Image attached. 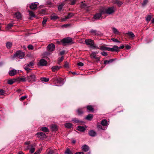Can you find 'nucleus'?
I'll return each mask as SVG.
<instances>
[{
	"label": "nucleus",
	"instance_id": "obj_33",
	"mask_svg": "<svg viewBox=\"0 0 154 154\" xmlns=\"http://www.w3.org/2000/svg\"><path fill=\"white\" fill-rule=\"evenodd\" d=\"M12 46V43L11 42H8L6 44V46L7 48L8 49L10 48Z\"/></svg>",
	"mask_w": 154,
	"mask_h": 154
},
{
	"label": "nucleus",
	"instance_id": "obj_44",
	"mask_svg": "<svg viewBox=\"0 0 154 154\" xmlns=\"http://www.w3.org/2000/svg\"><path fill=\"white\" fill-rule=\"evenodd\" d=\"M8 83L10 85H12L14 83V81L12 79L9 80L8 81Z\"/></svg>",
	"mask_w": 154,
	"mask_h": 154
},
{
	"label": "nucleus",
	"instance_id": "obj_38",
	"mask_svg": "<svg viewBox=\"0 0 154 154\" xmlns=\"http://www.w3.org/2000/svg\"><path fill=\"white\" fill-rule=\"evenodd\" d=\"M87 109L88 110L91 111H93L94 110L93 108L92 107V106H87Z\"/></svg>",
	"mask_w": 154,
	"mask_h": 154
},
{
	"label": "nucleus",
	"instance_id": "obj_6",
	"mask_svg": "<svg viewBox=\"0 0 154 154\" xmlns=\"http://www.w3.org/2000/svg\"><path fill=\"white\" fill-rule=\"evenodd\" d=\"M62 42L64 44H72L73 43L72 42V39L70 37H67L63 38L62 40Z\"/></svg>",
	"mask_w": 154,
	"mask_h": 154
},
{
	"label": "nucleus",
	"instance_id": "obj_35",
	"mask_svg": "<svg viewBox=\"0 0 154 154\" xmlns=\"http://www.w3.org/2000/svg\"><path fill=\"white\" fill-rule=\"evenodd\" d=\"M41 130L42 131L44 132H47L49 131L48 129L46 127H42Z\"/></svg>",
	"mask_w": 154,
	"mask_h": 154
},
{
	"label": "nucleus",
	"instance_id": "obj_27",
	"mask_svg": "<svg viewBox=\"0 0 154 154\" xmlns=\"http://www.w3.org/2000/svg\"><path fill=\"white\" fill-rule=\"evenodd\" d=\"M93 117V115L92 114H89L85 118V119L88 120L90 121L92 120Z\"/></svg>",
	"mask_w": 154,
	"mask_h": 154
},
{
	"label": "nucleus",
	"instance_id": "obj_9",
	"mask_svg": "<svg viewBox=\"0 0 154 154\" xmlns=\"http://www.w3.org/2000/svg\"><path fill=\"white\" fill-rule=\"evenodd\" d=\"M89 33L92 35L94 36H98L100 34V32L99 31L93 29H91Z\"/></svg>",
	"mask_w": 154,
	"mask_h": 154
},
{
	"label": "nucleus",
	"instance_id": "obj_16",
	"mask_svg": "<svg viewBox=\"0 0 154 154\" xmlns=\"http://www.w3.org/2000/svg\"><path fill=\"white\" fill-rule=\"evenodd\" d=\"M82 8L86 9L90 7V5L86 3H82L81 5Z\"/></svg>",
	"mask_w": 154,
	"mask_h": 154
},
{
	"label": "nucleus",
	"instance_id": "obj_51",
	"mask_svg": "<svg viewBox=\"0 0 154 154\" xmlns=\"http://www.w3.org/2000/svg\"><path fill=\"white\" fill-rule=\"evenodd\" d=\"M64 59V57L63 56H62L58 60V64H59L60 62H62V61Z\"/></svg>",
	"mask_w": 154,
	"mask_h": 154
},
{
	"label": "nucleus",
	"instance_id": "obj_37",
	"mask_svg": "<svg viewBox=\"0 0 154 154\" xmlns=\"http://www.w3.org/2000/svg\"><path fill=\"white\" fill-rule=\"evenodd\" d=\"M65 153L66 154H73L72 152L69 149H67L65 152Z\"/></svg>",
	"mask_w": 154,
	"mask_h": 154
},
{
	"label": "nucleus",
	"instance_id": "obj_1",
	"mask_svg": "<svg viewBox=\"0 0 154 154\" xmlns=\"http://www.w3.org/2000/svg\"><path fill=\"white\" fill-rule=\"evenodd\" d=\"M85 42L87 45L89 46L93 49H99V47L95 45L94 41L91 39H85Z\"/></svg>",
	"mask_w": 154,
	"mask_h": 154
},
{
	"label": "nucleus",
	"instance_id": "obj_17",
	"mask_svg": "<svg viewBox=\"0 0 154 154\" xmlns=\"http://www.w3.org/2000/svg\"><path fill=\"white\" fill-rule=\"evenodd\" d=\"M98 52L97 51L96 52H92L91 54H90V57L92 59H95V58L98 59L96 57V54H98Z\"/></svg>",
	"mask_w": 154,
	"mask_h": 154
},
{
	"label": "nucleus",
	"instance_id": "obj_63",
	"mask_svg": "<svg viewBox=\"0 0 154 154\" xmlns=\"http://www.w3.org/2000/svg\"><path fill=\"white\" fill-rule=\"evenodd\" d=\"M114 60V59H111L108 60V63H112Z\"/></svg>",
	"mask_w": 154,
	"mask_h": 154
},
{
	"label": "nucleus",
	"instance_id": "obj_46",
	"mask_svg": "<svg viewBox=\"0 0 154 154\" xmlns=\"http://www.w3.org/2000/svg\"><path fill=\"white\" fill-rule=\"evenodd\" d=\"M151 17L150 15H149L147 16L146 18V21L147 22L150 21L151 19Z\"/></svg>",
	"mask_w": 154,
	"mask_h": 154
},
{
	"label": "nucleus",
	"instance_id": "obj_58",
	"mask_svg": "<svg viewBox=\"0 0 154 154\" xmlns=\"http://www.w3.org/2000/svg\"><path fill=\"white\" fill-rule=\"evenodd\" d=\"M75 0H71V4L72 5H74L75 4Z\"/></svg>",
	"mask_w": 154,
	"mask_h": 154
},
{
	"label": "nucleus",
	"instance_id": "obj_48",
	"mask_svg": "<svg viewBox=\"0 0 154 154\" xmlns=\"http://www.w3.org/2000/svg\"><path fill=\"white\" fill-rule=\"evenodd\" d=\"M47 20H48V19L45 18H44L43 19V21L42 22V24L43 25H44L46 23V22L47 21Z\"/></svg>",
	"mask_w": 154,
	"mask_h": 154
},
{
	"label": "nucleus",
	"instance_id": "obj_47",
	"mask_svg": "<svg viewBox=\"0 0 154 154\" xmlns=\"http://www.w3.org/2000/svg\"><path fill=\"white\" fill-rule=\"evenodd\" d=\"M29 13L30 16L32 17H35V15L32 11H29Z\"/></svg>",
	"mask_w": 154,
	"mask_h": 154
},
{
	"label": "nucleus",
	"instance_id": "obj_57",
	"mask_svg": "<svg viewBox=\"0 0 154 154\" xmlns=\"http://www.w3.org/2000/svg\"><path fill=\"white\" fill-rule=\"evenodd\" d=\"M13 26V24L12 23H9L7 26V27L8 28L10 29Z\"/></svg>",
	"mask_w": 154,
	"mask_h": 154
},
{
	"label": "nucleus",
	"instance_id": "obj_31",
	"mask_svg": "<svg viewBox=\"0 0 154 154\" xmlns=\"http://www.w3.org/2000/svg\"><path fill=\"white\" fill-rule=\"evenodd\" d=\"M109 47H107L104 46H101L100 48H99V49L103 51H108Z\"/></svg>",
	"mask_w": 154,
	"mask_h": 154
},
{
	"label": "nucleus",
	"instance_id": "obj_18",
	"mask_svg": "<svg viewBox=\"0 0 154 154\" xmlns=\"http://www.w3.org/2000/svg\"><path fill=\"white\" fill-rule=\"evenodd\" d=\"M72 121L75 123H78L80 124L83 122L82 121L79 120L76 118H74L72 120Z\"/></svg>",
	"mask_w": 154,
	"mask_h": 154
},
{
	"label": "nucleus",
	"instance_id": "obj_11",
	"mask_svg": "<svg viewBox=\"0 0 154 154\" xmlns=\"http://www.w3.org/2000/svg\"><path fill=\"white\" fill-rule=\"evenodd\" d=\"M119 51V48L118 46L116 45L114 46L112 48H109L108 51L112 52H117Z\"/></svg>",
	"mask_w": 154,
	"mask_h": 154
},
{
	"label": "nucleus",
	"instance_id": "obj_43",
	"mask_svg": "<svg viewBox=\"0 0 154 154\" xmlns=\"http://www.w3.org/2000/svg\"><path fill=\"white\" fill-rule=\"evenodd\" d=\"M20 81L22 82H25L27 81V80H26V77L25 78H20Z\"/></svg>",
	"mask_w": 154,
	"mask_h": 154
},
{
	"label": "nucleus",
	"instance_id": "obj_14",
	"mask_svg": "<svg viewBox=\"0 0 154 154\" xmlns=\"http://www.w3.org/2000/svg\"><path fill=\"white\" fill-rule=\"evenodd\" d=\"M38 5V3L37 2L32 3L30 4L29 7L32 9H35L37 8Z\"/></svg>",
	"mask_w": 154,
	"mask_h": 154
},
{
	"label": "nucleus",
	"instance_id": "obj_56",
	"mask_svg": "<svg viewBox=\"0 0 154 154\" xmlns=\"http://www.w3.org/2000/svg\"><path fill=\"white\" fill-rule=\"evenodd\" d=\"M69 65V63L67 62H66L65 63L64 67L66 68H68Z\"/></svg>",
	"mask_w": 154,
	"mask_h": 154
},
{
	"label": "nucleus",
	"instance_id": "obj_62",
	"mask_svg": "<svg viewBox=\"0 0 154 154\" xmlns=\"http://www.w3.org/2000/svg\"><path fill=\"white\" fill-rule=\"evenodd\" d=\"M50 53L48 52H45L44 53V54L45 55H48L50 54Z\"/></svg>",
	"mask_w": 154,
	"mask_h": 154
},
{
	"label": "nucleus",
	"instance_id": "obj_29",
	"mask_svg": "<svg viewBox=\"0 0 154 154\" xmlns=\"http://www.w3.org/2000/svg\"><path fill=\"white\" fill-rule=\"evenodd\" d=\"M74 15V14L72 13H69L67 16H65V19H67L70 18L72 16H73Z\"/></svg>",
	"mask_w": 154,
	"mask_h": 154
},
{
	"label": "nucleus",
	"instance_id": "obj_36",
	"mask_svg": "<svg viewBox=\"0 0 154 154\" xmlns=\"http://www.w3.org/2000/svg\"><path fill=\"white\" fill-rule=\"evenodd\" d=\"M65 126L67 128H69L72 127V124L69 123H66L65 124Z\"/></svg>",
	"mask_w": 154,
	"mask_h": 154
},
{
	"label": "nucleus",
	"instance_id": "obj_3",
	"mask_svg": "<svg viewBox=\"0 0 154 154\" xmlns=\"http://www.w3.org/2000/svg\"><path fill=\"white\" fill-rule=\"evenodd\" d=\"M102 13L105 14H110L113 13L115 11L114 7H110L107 9L105 8H102Z\"/></svg>",
	"mask_w": 154,
	"mask_h": 154
},
{
	"label": "nucleus",
	"instance_id": "obj_61",
	"mask_svg": "<svg viewBox=\"0 0 154 154\" xmlns=\"http://www.w3.org/2000/svg\"><path fill=\"white\" fill-rule=\"evenodd\" d=\"M54 153V152L53 150H50L48 152V154H53Z\"/></svg>",
	"mask_w": 154,
	"mask_h": 154
},
{
	"label": "nucleus",
	"instance_id": "obj_64",
	"mask_svg": "<svg viewBox=\"0 0 154 154\" xmlns=\"http://www.w3.org/2000/svg\"><path fill=\"white\" fill-rule=\"evenodd\" d=\"M126 48L128 50L130 49L131 48V47L128 45H127L125 46Z\"/></svg>",
	"mask_w": 154,
	"mask_h": 154
},
{
	"label": "nucleus",
	"instance_id": "obj_25",
	"mask_svg": "<svg viewBox=\"0 0 154 154\" xmlns=\"http://www.w3.org/2000/svg\"><path fill=\"white\" fill-rule=\"evenodd\" d=\"M82 150L85 152H87L89 149V147L88 146L86 145H84L82 146Z\"/></svg>",
	"mask_w": 154,
	"mask_h": 154
},
{
	"label": "nucleus",
	"instance_id": "obj_53",
	"mask_svg": "<svg viewBox=\"0 0 154 154\" xmlns=\"http://www.w3.org/2000/svg\"><path fill=\"white\" fill-rule=\"evenodd\" d=\"M28 64L29 66H33L34 64V62L33 61L30 62L29 63H27Z\"/></svg>",
	"mask_w": 154,
	"mask_h": 154
},
{
	"label": "nucleus",
	"instance_id": "obj_45",
	"mask_svg": "<svg viewBox=\"0 0 154 154\" xmlns=\"http://www.w3.org/2000/svg\"><path fill=\"white\" fill-rule=\"evenodd\" d=\"M27 96L26 95L24 96L21 97L20 98V100L21 101H23V100H24L26 99V98H27Z\"/></svg>",
	"mask_w": 154,
	"mask_h": 154
},
{
	"label": "nucleus",
	"instance_id": "obj_52",
	"mask_svg": "<svg viewBox=\"0 0 154 154\" xmlns=\"http://www.w3.org/2000/svg\"><path fill=\"white\" fill-rule=\"evenodd\" d=\"M148 2V0H144L142 3V6H144Z\"/></svg>",
	"mask_w": 154,
	"mask_h": 154
},
{
	"label": "nucleus",
	"instance_id": "obj_49",
	"mask_svg": "<svg viewBox=\"0 0 154 154\" xmlns=\"http://www.w3.org/2000/svg\"><path fill=\"white\" fill-rule=\"evenodd\" d=\"M63 6H64V5L63 4H61L59 6L58 8L59 10L60 11H61L62 9Z\"/></svg>",
	"mask_w": 154,
	"mask_h": 154
},
{
	"label": "nucleus",
	"instance_id": "obj_23",
	"mask_svg": "<svg viewBox=\"0 0 154 154\" xmlns=\"http://www.w3.org/2000/svg\"><path fill=\"white\" fill-rule=\"evenodd\" d=\"M128 36H129V38L133 39L135 37V35L134 33L132 32H128L127 33Z\"/></svg>",
	"mask_w": 154,
	"mask_h": 154
},
{
	"label": "nucleus",
	"instance_id": "obj_60",
	"mask_svg": "<svg viewBox=\"0 0 154 154\" xmlns=\"http://www.w3.org/2000/svg\"><path fill=\"white\" fill-rule=\"evenodd\" d=\"M41 149H39L37 151L35 152L36 154H39L40 152L42 150Z\"/></svg>",
	"mask_w": 154,
	"mask_h": 154
},
{
	"label": "nucleus",
	"instance_id": "obj_40",
	"mask_svg": "<svg viewBox=\"0 0 154 154\" xmlns=\"http://www.w3.org/2000/svg\"><path fill=\"white\" fill-rule=\"evenodd\" d=\"M33 147L32 145H28L26 147L24 148L25 150H27L28 149H30L32 147Z\"/></svg>",
	"mask_w": 154,
	"mask_h": 154
},
{
	"label": "nucleus",
	"instance_id": "obj_21",
	"mask_svg": "<svg viewBox=\"0 0 154 154\" xmlns=\"http://www.w3.org/2000/svg\"><path fill=\"white\" fill-rule=\"evenodd\" d=\"M57 81V83L59 85H57V86H62L64 84L63 80L61 78L58 79Z\"/></svg>",
	"mask_w": 154,
	"mask_h": 154
},
{
	"label": "nucleus",
	"instance_id": "obj_26",
	"mask_svg": "<svg viewBox=\"0 0 154 154\" xmlns=\"http://www.w3.org/2000/svg\"><path fill=\"white\" fill-rule=\"evenodd\" d=\"M14 15L17 19H20L21 18V14L18 12H16L15 14Z\"/></svg>",
	"mask_w": 154,
	"mask_h": 154
},
{
	"label": "nucleus",
	"instance_id": "obj_5",
	"mask_svg": "<svg viewBox=\"0 0 154 154\" xmlns=\"http://www.w3.org/2000/svg\"><path fill=\"white\" fill-rule=\"evenodd\" d=\"M26 80L29 82H32L36 81V76L34 74H31L26 77Z\"/></svg>",
	"mask_w": 154,
	"mask_h": 154
},
{
	"label": "nucleus",
	"instance_id": "obj_15",
	"mask_svg": "<svg viewBox=\"0 0 154 154\" xmlns=\"http://www.w3.org/2000/svg\"><path fill=\"white\" fill-rule=\"evenodd\" d=\"M112 2L114 4H116L119 7H120L123 4V2L119 0H113Z\"/></svg>",
	"mask_w": 154,
	"mask_h": 154
},
{
	"label": "nucleus",
	"instance_id": "obj_54",
	"mask_svg": "<svg viewBox=\"0 0 154 154\" xmlns=\"http://www.w3.org/2000/svg\"><path fill=\"white\" fill-rule=\"evenodd\" d=\"M101 54L103 56L106 57L107 56V53L105 51H103L101 53Z\"/></svg>",
	"mask_w": 154,
	"mask_h": 154
},
{
	"label": "nucleus",
	"instance_id": "obj_41",
	"mask_svg": "<svg viewBox=\"0 0 154 154\" xmlns=\"http://www.w3.org/2000/svg\"><path fill=\"white\" fill-rule=\"evenodd\" d=\"M5 94V91L2 89H0V95H4Z\"/></svg>",
	"mask_w": 154,
	"mask_h": 154
},
{
	"label": "nucleus",
	"instance_id": "obj_10",
	"mask_svg": "<svg viewBox=\"0 0 154 154\" xmlns=\"http://www.w3.org/2000/svg\"><path fill=\"white\" fill-rule=\"evenodd\" d=\"M55 48V45L53 43H51L49 44L47 47V48L48 51L51 52L54 50Z\"/></svg>",
	"mask_w": 154,
	"mask_h": 154
},
{
	"label": "nucleus",
	"instance_id": "obj_39",
	"mask_svg": "<svg viewBox=\"0 0 154 154\" xmlns=\"http://www.w3.org/2000/svg\"><path fill=\"white\" fill-rule=\"evenodd\" d=\"M49 78H47L43 77L41 78V80L43 82H47L49 81Z\"/></svg>",
	"mask_w": 154,
	"mask_h": 154
},
{
	"label": "nucleus",
	"instance_id": "obj_13",
	"mask_svg": "<svg viewBox=\"0 0 154 154\" xmlns=\"http://www.w3.org/2000/svg\"><path fill=\"white\" fill-rule=\"evenodd\" d=\"M38 64L41 66H45L47 64V62L45 60L42 59L40 60Z\"/></svg>",
	"mask_w": 154,
	"mask_h": 154
},
{
	"label": "nucleus",
	"instance_id": "obj_19",
	"mask_svg": "<svg viewBox=\"0 0 154 154\" xmlns=\"http://www.w3.org/2000/svg\"><path fill=\"white\" fill-rule=\"evenodd\" d=\"M59 17L55 15V14H53L50 16V19L52 20H55L59 19Z\"/></svg>",
	"mask_w": 154,
	"mask_h": 154
},
{
	"label": "nucleus",
	"instance_id": "obj_12",
	"mask_svg": "<svg viewBox=\"0 0 154 154\" xmlns=\"http://www.w3.org/2000/svg\"><path fill=\"white\" fill-rule=\"evenodd\" d=\"M17 73L16 70L13 69H10L9 71L8 74L10 76H13L15 75Z\"/></svg>",
	"mask_w": 154,
	"mask_h": 154
},
{
	"label": "nucleus",
	"instance_id": "obj_7",
	"mask_svg": "<svg viewBox=\"0 0 154 154\" xmlns=\"http://www.w3.org/2000/svg\"><path fill=\"white\" fill-rule=\"evenodd\" d=\"M102 9H101L99 13H97L94 16V18L96 20H98L101 17V16L104 14L102 13Z\"/></svg>",
	"mask_w": 154,
	"mask_h": 154
},
{
	"label": "nucleus",
	"instance_id": "obj_55",
	"mask_svg": "<svg viewBox=\"0 0 154 154\" xmlns=\"http://www.w3.org/2000/svg\"><path fill=\"white\" fill-rule=\"evenodd\" d=\"M28 48L29 49L32 50L33 49V47L32 45H29L28 46Z\"/></svg>",
	"mask_w": 154,
	"mask_h": 154
},
{
	"label": "nucleus",
	"instance_id": "obj_8",
	"mask_svg": "<svg viewBox=\"0 0 154 154\" xmlns=\"http://www.w3.org/2000/svg\"><path fill=\"white\" fill-rule=\"evenodd\" d=\"M36 135L37 136V137L39 138L41 140H43L46 137V136L45 135V134L42 132L38 133L36 134Z\"/></svg>",
	"mask_w": 154,
	"mask_h": 154
},
{
	"label": "nucleus",
	"instance_id": "obj_28",
	"mask_svg": "<svg viewBox=\"0 0 154 154\" xmlns=\"http://www.w3.org/2000/svg\"><path fill=\"white\" fill-rule=\"evenodd\" d=\"M29 66L28 64H27L25 65L24 66V69L27 72V73L29 72L31 70L29 68Z\"/></svg>",
	"mask_w": 154,
	"mask_h": 154
},
{
	"label": "nucleus",
	"instance_id": "obj_42",
	"mask_svg": "<svg viewBox=\"0 0 154 154\" xmlns=\"http://www.w3.org/2000/svg\"><path fill=\"white\" fill-rule=\"evenodd\" d=\"M40 14H41L40 15H42V14H46V12L45 10L42 9Z\"/></svg>",
	"mask_w": 154,
	"mask_h": 154
},
{
	"label": "nucleus",
	"instance_id": "obj_59",
	"mask_svg": "<svg viewBox=\"0 0 154 154\" xmlns=\"http://www.w3.org/2000/svg\"><path fill=\"white\" fill-rule=\"evenodd\" d=\"M77 65L79 66H83L84 64L82 62H79L77 63Z\"/></svg>",
	"mask_w": 154,
	"mask_h": 154
},
{
	"label": "nucleus",
	"instance_id": "obj_4",
	"mask_svg": "<svg viewBox=\"0 0 154 154\" xmlns=\"http://www.w3.org/2000/svg\"><path fill=\"white\" fill-rule=\"evenodd\" d=\"M25 54L24 52L21 51H17L14 55V57H17L20 59H22L24 57Z\"/></svg>",
	"mask_w": 154,
	"mask_h": 154
},
{
	"label": "nucleus",
	"instance_id": "obj_34",
	"mask_svg": "<svg viewBox=\"0 0 154 154\" xmlns=\"http://www.w3.org/2000/svg\"><path fill=\"white\" fill-rule=\"evenodd\" d=\"M51 130L53 131L57 130V126L55 125H52L51 126Z\"/></svg>",
	"mask_w": 154,
	"mask_h": 154
},
{
	"label": "nucleus",
	"instance_id": "obj_2",
	"mask_svg": "<svg viewBox=\"0 0 154 154\" xmlns=\"http://www.w3.org/2000/svg\"><path fill=\"white\" fill-rule=\"evenodd\" d=\"M101 124L97 125V128L98 129L102 130H105L106 129V128L103 127V126H107L109 124L108 123L107 121L105 119H103L101 122Z\"/></svg>",
	"mask_w": 154,
	"mask_h": 154
},
{
	"label": "nucleus",
	"instance_id": "obj_22",
	"mask_svg": "<svg viewBox=\"0 0 154 154\" xmlns=\"http://www.w3.org/2000/svg\"><path fill=\"white\" fill-rule=\"evenodd\" d=\"M88 134L91 137H94L96 135V132L93 130H91L88 132Z\"/></svg>",
	"mask_w": 154,
	"mask_h": 154
},
{
	"label": "nucleus",
	"instance_id": "obj_32",
	"mask_svg": "<svg viewBox=\"0 0 154 154\" xmlns=\"http://www.w3.org/2000/svg\"><path fill=\"white\" fill-rule=\"evenodd\" d=\"M112 30L113 33L116 35H119V32L118 31L117 29L116 28L113 27L112 28Z\"/></svg>",
	"mask_w": 154,
	"mask_h": 154
},
{
	"label": "nucleus",
	"instance_id": "obj_30",
	"mask_svg": "<svg viewBox=\"0 0 154 154\" xmlns=\"http://www.w3.org/2000/svg\"><path fill=\"white\" fill-rule=\"evenodd\" d=\"M76 112L79 115H80L83 113L82 109V108L78 109L77 110Z\"/></svg>",
	"mask_w": 154,
	"mask_h": 154
},
{
	"label": "nucleus",
	"instance_id": "obj_50",
	"mask_svg": "<svg viewBox=\"0 0 154 154\" xmlns=\"http://www.w3.org/2000/svg\"><path fill=\"white\" fill-rule=\"evenodd\" d=\"M29 152L31 153H32L34 152L35 150V148L33 146L30 149Z\"/></svg>",
	"mask_w": 154,
	"mask_h": 154
},
{
	"label": "nucleus",
	"instance_id": "obj_24",
	"mask_svg": "<svg viewBox=\"0 0 154 154\" xmlns=\"http://www.w3.org/2000/svg\"><path fill=\"white\" fill-rule=\"evenodd\" d=\"M61 66H53L51 68V70L53 72H55L59 69Z\"/></svg>",
	"mask_w": 154,
	"mask_h": 154
},
{
	"label": "nucleus",
	"instance_id": "obj_20",
	"mask_svg": "<svg viewBox=\"0 0 154 154\" xmlns=\"http://www.w3.org/2000/svg\"><path fill=\"white\" fill-rule=\"evenodd\" d=\"M77 129L80 131L84 132L85 131L86 128L84 126H79L77 127Z\"/></svg>",
	"mask_w": 154,
	"mask_h": 154
}]
</instances>
